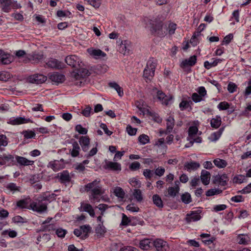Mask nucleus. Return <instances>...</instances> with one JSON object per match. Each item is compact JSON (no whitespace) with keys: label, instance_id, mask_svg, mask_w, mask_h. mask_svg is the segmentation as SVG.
Returning a JSON list of instances; mask_svg holds the SVG:
<instances>
[{"label":"nucleus","instance_id":"nucleus-29","mask_svg":"<svg viewBox=\"0 0 251 251\" xmlns=\"http://www.w3.org/2000/svg\"><path fill=\"white\" fill-rule=\"evenodd\" d=\"M179 182L178 181H175L176 187H170L168 188V195L173 197H175L178 193L179 188L178 185Z\"/></svg>","mask_w":251,"mask_h":251},{"label":"nucleus","instance_id":"nucleus-16","mask_svg":"<svg viewBox=\"0 0 251 251\" xmlns=\"http://www.w3.org/2000/svg\"><path fill=\"white\" fill-rule=\"evenodd\" d=\"M28 59L34 63H38L44 58V54L42 52H32L28 54L27 56Z\"/></svg>","mask_w":251,"mask_h":251},{"label":"nucleus","instance_id":"nucleus-18","mask_svg":"<svg viewBox=\"0 0 251 251\" xmlns=\"http://www.w3.org/2000/svg\"><path fill=\"white\" fill-rule=\"evenodd\" d=\"M104 169H109L115 171H120L121 170V164L112 161L106 160L105 165L104 166Z\"/></svg>","mask_w":251,"mask_h":251},{"label":"nucleus","instance_id":"nucleus-31","mask_svg":"<svg viewBox=\"0 0 251 251\" xmlns=\"http://www.w3.org/2000/svg\"><path fill=\"white\" fill-rule=\"evenodd\" d=\"M5 187L9 192H12V194L16 192H20L21 190L20 187L18 186L15 183L12 182L8 183Z\"/></svg>","mask_w":251,"mask_h":251},{"label":"nucleus","instance_id":"nucleus-21","mask_svg":"<svg viewBox=\"0 0 251 251\" xmlns=\"http://www.w3.org/2000/svg\"><path fill=\"white\" fill-rule=\"evenodd\" d=\"M145 112L147 113L146 115L149 116L151 120L154 121L157 124L161 123L162 118L160 117L157 113L151 111L150 109L145 110L144 112Z\"/></svg>","mask_w":251,"mask_h":251},{"label":"nucleus","instance_id":"nucleus-11","mask_svg":"<svg viewBox=\"0 0 251 251\" xmlns=\"http://www.w3.org/2000/svg\"><path fill=\"white\" fill-rule=\"evenodd\" d=\"M13 60V57L12 55L0 50V64H9Z\"/></svg>","mask_w":251,"mask_h":251},{"label":"nucleus","instance_id":"nucleus-1","mask_svg":"<svg viewBox=\"0 0 251 251\" xmlns=\"http://www.w3.org/2000/svg\"><path fill=\"white\" fill-rule=\"evenodd\" d=\"M156 65L157 60L154 58H150L148 61L143 74V76L147 82L150 81L153 78Z\"/></svg>","mask_w":251,"mask_h":251},{"label":"nucleus","instance_id":"nucleus-13","mask_svg":"<svg viewBox=\"0 0 251 251\" xmlns=\"http://www.w3.org/2000/svg\"><path fill=\"white\" fill-rule=\"evenodd\" d=\"M46 65L50 68L57 69H62L65 66V64L63 62L53 58L49 60Z\"/></svg>","mask_w":251,"mask_h":251},{"label":"nucleus","instance_id":"nucleus-39","mask_svg":"<svg viewBox=\"0 0 251 251\" xmlns=\"http://www.w3.org/2000/svg\"><path fill=\"white\" fill-rule=\"evenodd\" d=\"M113 193L116 197L121 199H124L125 196V193L124 190L120 187H115L114 189Z\"/></svg>","mask_w":251,"mask_h":251},{"label":"nucleus","instance_id":"nucleus-23","mask_svg":"<svg viewBox=\"0 0 251 251\" xmlns=\"http://www.w3.org/2000/svg\"><path fill=\"white\" fill-rule=\"evenodd\" d=\"M58 177L59 181L62 183L69 182L71 179V177L67 171H63L62 172L58 174Z\"/></svg>","mask_w":251,"mask_h":251},{"label":"nucleus","instance_id":"nucleus-43","mask_svg":"<svg viewBox=\"0 0 251 251\" xmlns=\"http://www.w3.org/2000/svg\"><path fill=\"white\" fill-rule=\"evenodd\" d=\"M162 28V25L161 23H159L151 27V31L152 32L156 33L158 36H164V33H161L160 31Z\"/></svg>","mask_w":251,"mask_h":251},{"label":"nucleus","instance_id":"nucleus-63","mask_svg":"<svg viewBox=\"0 0 251 251\" xmlns=\"http://www.w3.org/2000/svg\"><path fill=\"white\" fill-rule=\"evenodd\" d=\"M143 175L146 178L150 179L153 176V171L150 169H145L143 171Z\"/></svg>","mask_w":251,"mask_h":251},{"label":"nucleus","instance_id":"nucleus-37","mask_svg":"<svg viewBox=\"0 0 251 251\" xmlns=\"http://www.w3.org/2000/svg\"><path fill=\"white\" fill-rule=\"evenodd\" d=\"M80 147L76 142L73 144V149L71 150V154L73 157H76L79 155Z\"/></svg>","mask_w":251,"mask_h":251},{"label":"nucleus","instance_id":"nucleus-53","mask_svg":"<svg viewBox=\"0 0 251 251\" xmlns=\"http://www.w3.org/2000/svg\"><path fill=\"white\" fill-rule=\"evenodd\" d=\"M237 88V85L232 82H229L227 85V90L230 93H233L235 92Z\"/></svg>","mask_w":251,"mask_h":251},{"label":"nucleus","instance_id":"nucleus-15","mask_svg":"<svg viewBox=\"0 0 251 251\" xmlns=\"http://www.w3.org/2000/svg\"><path fill=\"white\" fill-rule=\"evenodd\" d=\"M197 62V56L193 55L190 57L188 59H186L182 61L180 64V67L185 69L188 67L193 66L195 65Z\"/></svg>","mask_w":251,"mask_h":251},{"label":"nucleus","instance_id":"nucleus-6","mask_svg":"<svg viewBox=\"0 0 251 251\" xmlns=\"http://www.w3.org/2000/svg\"><path fill=\"white\" fill-rule=\"evenodd\" d=\"M103 193L102 187L100 185L91 191V194L90 196V200L93 202H99L100 200L99 197L103 194Z\"/></svg>","mask_w":251,"mask_h":251},{"label":"nucleus","instance_id":"nucleus-2","mask_svg":"<svg viewBox=\"0 0 251 251\" xmlns=\"http://www.w3.org/2000/svg\"><path fill=\"white\" fill-rule=\"evenodd\" d=\"M198 126H190L188 129V136L187 137V141L189 143L186 145V148L192 146L194 142L200 143L201 142V138L197 136L198 133Z\"/></svg>","mask_w":251,"mask_h":251},{"label":"nucleus","instance_id":"nucleus-41","mask_svg":"<svg viewBox=\"0 0 251 251\" xmlns=\"http://www.w3.org/2000/svg\"><path fill=\"white\" fill-rule=\"evenodd\" d=\"M214 165L219 168H223L226 167L227 163L226 160L220 158H217L213 161Z\"/></svg>","mask_w":251,"mask_h":251},{"label":"nucleus","instance_id":"nucleus-25","mask_svg":"<svg viewBox=\"0 0 251 251\" xmlns=\"http://www.w3.org/2000/svg\"><path fill=\"white\" fill-rule=\"evenodd\" d=\"M201 178L204 185H208L209 183L210 179V173L205 170H202L201 172Z\"/></svg>","mask_w":251,"mask_h":251},{"label":"nucleus","instance_id":"nucleus-35","mask_svg":"<svg viewBox=\"0 0 251 251\" xmlns=\"http://www.w3.org/2000/svg\"><path fill=\"white\" fill-rule=\"evenodd\" d=\"M237 241L240 244H247L250 241V238L247 234H240L237 236Z\"/></svg>","mask_w":251,"mask_h":251},{"label":"nucleus","instance_id":"nucleus-5","mask_svg":"<svg viewBox=\"0 0 251 251\" xmlns=\"http://www.w3.org/2000/svg\"><path fill=\"white\" fill-rule=\"evenodd\" d=\"M33 122L29 118L25 117H13L10 118L7 121V124L12 125H22Z\"/></svg>","mask_w":251,"mask_h":251},{"label":"nucleus","instance_id":"nucleus-50","mask_svg":"<svg viewBox=\"0 0 251 251\" xmlns=\"http://www.w3.org/2000/svg\"><path fill=\"white\" fill-rule=\"evenodd\" d=\"M95 231L97 234L100 235L103 234L105 233V228L103 226L102 223L99 224L98 225V226L96 228Z\"/></svg>","mask_w":251,"mask_h":251},{"label":"nucleus","instance_id":"nucleus-49","mask_svg":"<svg viewBox=\"0 0 251 251\" xmlns=\"http://www.w3.org/2000/svg\"><path fill=\"white\" fill-rule=\"evenodd\" d=\"M119 50L121 53L124 54H128L129 52V49L127 47L126 44L122 43L119 47Z\"/></svg>","mask_w":251,"mask_h":251},{"label":"nucleus","instance_id":"nucleus-14","mask_svg":"<svg viewBox=\"0 0 251 251\" xmlns=\"http://www.w3.org/2000/svg\"><path fill=\"white\" fill-rule=\"evenodd\" d=\"M47 80V77L42 74H35L29 77V81L37 84L43 83Z\"/></svg>","mask_w":251,"mask_h":251},{"label":"nucleus","instance_id":"nucleus-27","mask_svg":"<svg viewBox=\"0 0 251 251\" xmlns=\"http://www.w3.org/2000/svg\"><path fill=\"white\" fill-rule=\"evenodd\" d=\"M153 245V241L149 239H144L140 242V248L144 250H147L151 245Z\"/></svg>","mask_w":251,"mask_h":251},{"label":"nucleus","instance_id":"nucleus-32","mask_svg":"<svg viewBox=\"0 0 251 251\" xmlns=\"http://www.w3.org/2000/svg\"><path fill=\"white\" fill-rule=\"evenodd\" d=\"M152 199L153 204H155L157 207H158L159 208H163L164 206L163 201L159 195L157 194L153 195L152 196Z\"/></svg>","mask_w":251,"mask_h":251},{"label":"nucleus","instance_id":"nucleus-9","mask_svg":"<svg viewBox=\"0 0 251 251\" xmlns=\"http://www.w3.org/2000/svg\"><path fill=\"white\" fill-rule=\"evenodd\" d=\"M201 210H197L191 211L190 213L186 215V221L187 223L192 222H196L200 220L201 217Z\"/></svg>","mask_w":251,"mask_h":251},{"label":"nucleus","instance_id":"nucleus-59","mask_svg":"<svg viewBox=\"0 0 251 251\" xmlns=\"http://www.w3.org/2000/svg\"><path fill=\"white\" fill-rule=\"evenodd\" d=\"M245 179V176L242 175L235 176L233 179L234 183L240 184L244 182Z\"/></svg>","mask_w":251,"mask_h":251},{"label":"nucleus","instance_id":"nucleus-3","mask_svg":"<svg viewBox=\"0 0 251 251\" xmlns=\"http://www.w3.org/2000/svg\"><path fill=\"white\" fill-rule=\"evenodd\" d=\"M2 11L8 13L12 9H20L22 7L20 3L14 0H0Z\"/></svg>","mask_w":251,"mask_h":251},{"label":"nucleus","instance_id":"nucleus-4","mask_svg":"<svg viewBox=\"0 0 251 251\" xmlns=\"http://www.w3.org/2000/svg\"><path fill=\"white\" fill-rule=\"evenodd\" d=\"M44 201V200H42L41 197V199L32 202L29 204L30 209L39 213L45 212L47 209V203Z\"/></svg>","mask_w":251,"mask_h":251},{"label":"nucleus","instance_id":"nucleus-26","mask_svg":"<svg viewBox=\"0 0 251 251\" xmlns=\"http://www.w3.org/2000/svg\"><path fill=\"white\" fill-rule=\"evenodd\" d=\"M224 127L220 128L217 131L212 133L209 137L208 139L211 142H215L218 140L221 137L223 131Z\"/></svg>","mask_w":251,"mask_h":251},{"label":"nucleus","instance_id":"nucleus-44","mask_svg":"<svg viewBox=\"0 0 251 251\" xmlns=\"http://www.w3.org/2000/svg\"><path fill=\"white\" fill-rule=\"evenodd\" d=\"M138 141L141 145H145L150 142V139L148 135L143 134L138 137Z\"/></svg>","mask_w":251,"mask_h":251},{"label":"nucleus","instance_id":"nucleus-17","mask_svg":"<svg viewBox=\"0 0 251 251\" xmlns=\"http://www.w3.org/2000/svg\"><path fill=\"white\" fill-rule=\"evenodd\" d=\"M49 77L52 81L58 83H62L65 80V76L57 72L51 73Z\"/></svg>","mask_w":251,"mask_h":251},{"label":"nucleus","instance_id":"nucleus-12","mask_svg":"<svg viewBox=\"0 0 251 251\" xmlns=\"http://www.w3.org/2000/svg\"><path fill=\"white\" fill-rule=\"evenodd\" d=\"M79 210L81 212H87L91 217H95V213L92 206L84 202H81Z\"/></svg>","mask_w":251,"mask_h":251},{"label":"nucleus","instance_id":"nucleus-47","mask_svg":"<svg viewBox=\"0 0 251 251\" xmlns=\"http://www.w3.org/2000/svg\"><path fill=\"white\" fill-rule=\"evenodd\" d=\"M132 220L127 217L125 214H123L121 225L123 226H127L132 225Z\"/></svg>","mask_w":251,"mask_h":251},{"label":"nucleus","instance_id":"nucleus-33","mask_svg":"<svg viewBox=\"0 0 251 251\" xmlns=\"http://www.w3.org/2000/svg\"><path fill=\"white\" fill-rule=\"evenodd\" d=\"M109 86L111 88L114 89L117 91L120 97H122L124 95L123 88L116 82H110L109 83Z\"/></svg>","mask_w":251,"mask_h":251},{"label":"nucleus","instance_id":"nucleus-54","mask_svg":"<svg viewBox=\"0 0 251 251\" xmlns=\"http://www.w3.org/2000/svg\"><path fill=\"white\" fill-rule=\"evenodd\" d=\"M211 126H221V118L220 116H216L215 118H212L211 120Z\"/></svg>","mask_w":251,"mask_h":251},{"label":"nucleus","instance_id":"nucleus-45","mask_svg":"<svg viewBox=\"0 0 251 251\" xmlns=\"http://www.w3.org/2000/svg\"><path fill=\"white\" fill-rule=\"evenodd\" d=\"M8 144L7 139L5 135H0V151L4 150V148L1 147H4Z\"/></svg>","mask_w":251,"mask_h":251},{"label":"nucleus","instance_id":"nucleus-52","mask_svg":"<svg viewBox=\"0 0 251 251\" xmlns=\"http://www.w3.org/2000/svg\"><path fill=\"white\" fill-rule=\"evenodd\" d=\"M6 234H8L10 237L14 238L17 236V233L16 231L12 230L9 229V230H5L2 231V235H5Z\"/></svg>","mask_w":251,"mask_h":251},{"label":"nucleus","instance_id":"nucleus-48","mask_svg":"<svg viewBox=\"0 0 251 251\" xmlns=\"http://www.w3.org/2000/svg\"><path fill=\"white\" fill-rule=\"evenodd\" d=\"M222 190L219 189H210L206 192V195L208 197L212 196L222 193Z\"/></svg>","mask_w":251,"mask_h":251},{"label":"nucleus","instance_id":"nucleus-56","mask_svg":"<svg viewBox=\"0 0 251 251\" xmlns=\"http://www.w3.org/2000/svg\"><path fill=\"white\" fill-rule=\"evenodd\" d=\"M11 77L10 74L8 72H0V80L6 81Z\"/></svg>","mask_w":251,"mask_h":251},{"label":"nucleus","instance_id":"nucleus-60","mask_svg":"<svg viewBox=\"0 0 251 251\" xmlns=\"http://www.w3.org/2000/svg\"><path fill=\"white\" fill-rule=\"evenodd\" d=\"M23 134L26 139H31L34 138L35 136V133L32 131H23Z\"/></svg>","mask_w":251,"mask_h":251},{"label":"nucleus","instance_id":"nucleus-34","mask_svg":"<svg viewBox=\"0 0 251 251\" xmlns=\"http://www.w3.org/2000/svg\"><path fill=\"white\" fill-rule=\"evenodd\" d=\"M90 74V73L87 69H81L78 71L77 73L74 75V76L76 79H78L80 75L82 77H85L87 76H89Z\"/></svg>","mask_w":251,"mask_h":251},{"label":"nucleus","instance_id":"nucleus-36","mask_svg":"<svg viewBox=\"0 0 251 251\" xmlns=\"http://www.w3.org/2000/svg\"><path fill=\"white\" fill-rule=\"evenodd\" d=\"M222 60L220 59H216L212 62L206 61L204 62V67L206 69H210L212 67L216 66L219 63L221 62Z\"/></svg>","mask_w":251,"mask_h":251},{"label":"nucleus","instance_id":"nucleus-62","mask_svg":"<svg viewBox=\"0 0 251 251\" xmlns=\"http://www.w3.org/2000/svg\"><path fill=\"white\" fill-rule=\"evenodd\" d=\"M192 99L195 102H199L203 100L202 97L196 93H194L192 95Z\"/></svg>","mask_w":251,"mask_h":251},{"label":"nucleus","instance_id":"nucleus-64","mask_svg":"<svg viewBox=\"0 0 251 251\" xmlns=\"http://www.w3.org/2000/svg\"><path fill=\"white\" fill-rule=\"evenodd\" d=\"M140 166V163L139 162L135 161L130 165L129 169L132 171H135L139 169Z\"/></svg>","mask_w":251,"mask_h":251},{"label":"nucleus","instance_id":"nucleus-22","mask_svg":"<svg viewBox=\"0 0 251 251\" xmlns=\"http://www.w3.org/2000/svg\"><path fill=\"white\" fill-rule=\"evenodd\" d=\"M15 158L17 162L22 166H29L33 165L34 163L33 161L29 160L24 157L15 155Z\"/></svg>","mask_w":251,"mask_h":251},{"label":"nucleus","instance_id":"nucleus-40","mask_svg":"<svg viewBox=\"0 0 251 251\" xmlns=\"http://www.w3.org/2000/svg\"><path fill=\"white\" fill-rule=\"evenodd\" d=\"M28 199H24L19 201L17 202V207L21 208H27L30 209L29 205H28Z\"/></svg>","mask_w":251,"mask_h":251},{"label":"nucleus","instance_id":"nucleus-38","mask_svg":"<svg viewBox=\"0 0 251 251\" xmlns=\"http://www.w3.org/2000/svg\"><path fill=\"white\" fill-rule=\"evenodd\" d=\"M133 196L136 201L141 202L143 200L142 191L140 189H135L133 192Z\"/></svg>","mask_w":251,"mask_h":251},{"label":"nucleus","instance_id":"nucleus-8","mask_svg":"<svg viewBox=\"0 0 251 251\" xmlns=\"http://www.w3.org/2000/svg\"><path fill=\"white\" fill-rule=\"evenodd\" d=\"M152 245L157 251H167L169 248L167 243L160 239L154 240Z\"/></svg>","mask_w":251,"mask_h":251},{"label":"nucleus","instance_id":"nucleus-10","mask_svg":"<svg viewBox=\"0 0 251 251\" xmlns=\"http://www.w3.org/2000/svg\"><path fill=\"white\" fill-rule=\"evenodd\" d=\"M15 164L14 157L11 154H3L1 156L0 165H14Z\"/></svg>","mask_w":251,"mask_h":251},{"label":"nucleus","instance_id":"nucleus-24","mask_svg":"<svg viewBox=\"0 0 251 251\" xmlns=\"http://www.w3.org/2000/svg\"><path fill=\"white\" fill-rule=\"evenodd\" d=\"M200 166L199 163L194 161L187 162L184 165V169L188 172L195 171L198 169Z\"/></svg>","mask_w":251,"mask_h":251},{"label":"nucleus","instance_id":"nucleus-20","mask_svg":"<svg viewBox=\"0 0 251 251\" xmlns=\"http://www.w3.org/2000/svg\"><path fill=\"white\" fill-rule=\"evenodd\" d=\"M82 150L86 152L89 148L90 139L87 136H82L79 140Z\"/></svg>","mask_w":251,"mask_h":251},{"label":"nucleus","instance_id":"nucleus-57","mask_svg":"<svg viewBox=\"0 0 251 251\" xmlns=\"http://www.w3.org/2000/svg\"><path fill=\"white\" fill-rule=\"evenodd\" d=\"M67 232V231L62 228H58L56 230V234L60 238H64Z\"/></svg>","mask_w":251,"mask_h":251},{"label":"nucleus","instance_id":"nucleus-19","mask_svg":"<svg viewBox=\"0 0 251 251\" xmlns=\"http://www.w3.org/2000/svg\"><path fill=\"white\" fill-rule=\"evenodd\" d=\"M87 51L90 55L96 59L106 56V53L100 49H88Z\"/></svg>","mask_w":251,"mask_h":251},{"label":"nucleus","instance_id":"nucleus-51","mask_svg":"<svg viewBox=\"0 0 251 251\" xmlns=\"http://www.w3.org/2000/svg\"><path fill=\"white\" fill-rule=\"evenodd\" d=\"M230 104L226 101H222L218 105V108L220 110H225L229 108Z\"/></svg>","mask_w":251,"mask_h":251},{"label":"nucleus","instance_id":"nucleus-61","mask_svg":"<svg viewBox=\"0 0 251 251\" xmlns=\"http://www.w3.org/2000/svg\"><path fill=\"white\" fill-rule=\"evenodd\" d=\"M96 208H98L101 211L100 215L103 216L105 210L108 209V205L106 204L102 203L96 206Z\"/></svg>","mask_w":251,"mask_h":251},{"label":"nucleus","instance_id":"nucleus-42","mask_svg":"<svg viewBox=\"0 0 251 251\" xmlns=\"http://www.w3.org/2000/svg\"><path fill=\"white\" fill-rule=\"evenodd\" d=\"M57 195L54 193H52L50 194L49 193H45L43 196L42 197V200H44V201H48L49 202H50L55 199V197Z\"/></svg>","mask_w":251,"mask_h":251},{"label":"nucleus","instance_id":"nucleus-55","mask_svg":"<svg viewBox=\"0 0 251 251\" xmlns=\"http://www.w3.org/2000/svg\"><path fill=\"white\" fill-rule=\"evenodd\" d=\"M218 179L221 185L223 186H225L226 184V182L228 180L227 176L225 174H223L221 176H220L218 177Z\"/></svg>","mask_w":251,"mask_h":251},{"label":"nucleus","instance_id":"nucleus-58","mask_svg":"<svg viewBox=\"0 0 251 251\" xmlns=\"http://www.w3.org/2000/svg\"><path fill=\"white\" fill-rule=\"evenodd\" d=\"M129 183L134 187L139 188L141 187V182L135 178H132L130 179Z\"/></svg>","mask_w":251,"mask_h":251},{"label":"nucleus","instance_id":"nucleus-28","mask_svg":"<svg viewBox=\"0 0 251 251\" xmlns=\"http://www.w3.org/2000/svg\"><path fill=\"white\" fill-rule=\"evenodd\" d=\"M82 232V235L81 238L84 239L88 237L89 233L90 232L91 227L89 225L81 226L79 228Z\"/></svg>","mask_w":251,"mask_h":251},{"label":"nucleus","instance_id":"nucleus-7","mask_svg":"<svg viewBox=\"0 0 251 251\" xmlns=\"http://www.w3.org/2000/svg\"><path fill=\"white\" fill-rule=\"evenodd\" d=\"M65 62L68 65L74 68L81 67L80 63H81V62L80 59L75 55L67 56L65 58Z\"/></svg>","mask_w":251,"mask_h":251},{"label":"nucleus","instance_id":"nucleus-46","mask_svg":"<svg viewBox=\"0 0 251 251\" xmlns=\"http://www.w3.org/2000/svg\"><path fill=\"white\" fill-rule=\"evenodd\" d=\"M181 199L183 202L185 204H188L192 201L191 197L189 193H185L183 194L181 196Z\"/></svg>","mask_w":251,"mask_h":251},{"label":"nucleus","instance_id":"nucleus-30","mask_svg":"<svg viewBox=\"0 0 251 251\" xmlns=\"http://www.w3.org/2000/svg\"><path fill=\"white\" fill-rule=\"evenodd\" d=\"M100 181L99 180L95 179L92 182L87 184L84 186L85 191L88 192L97 187V186L100 185Z\"/></svg>","mask_w":251,"mask_h":251}]
</instances>
